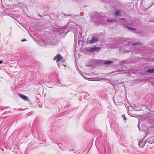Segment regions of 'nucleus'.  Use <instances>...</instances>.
I'll list each match as a JSON object with an SVG mask.
<instances>
[{"mask_svg":"<svg viewBox=\"0 0 154 154\" xmlns=\"http://www.w3.org/2000/svg\"><path fill=\"white\" fill-rule=\"evenodd\" d=\"M126 27H127L128 29H130L133 30V31H135L136 30V29L132 27H130L128 26H126Z\"/></svg>","mask_w":154,"mask_h":154,"instance_id":"nucleus-10","label":"nucleus"},{"mask_svg":"<svg viewBox=\"0 0 154 154\" xmlns=\"http://www.w3.org/2000/svg\"><path fill=\"white\" fill-rule=\"evenodd\" d=\"M113 62L112 61H107L105 62H104V63L105 64H110V63H112Z\"/></svg>","mask_w":154,"mask_h":154,"instance_id":"nucleus-7","label":"nucleus"},{"mask_svg":"<svg viewBox=\"0 0 154 154\" xmlns=\"http://www.w3.org/2000/svg\"><path fill=\"white\" fill-rule=\"evenodd\" d=\"M147 72L149 73H154V68L148 69Z\"/></svg>","mask_w":154,"mask_h":154,"instance_id":"nucleus-6","label":"nucleus"},{"mask_svg":"<svg viewBox=\"0 0 154 154\" xmlns=\"http://www.w3.org/2000/svg\"><path fill=\"white\" fill-rule=\"evenodd\" d=\"M122 116L123 117V119L125 120H126V118H125V116L124 115H122Z\"/></svg>","mask_w":154,"mask_h":154,"instance_id":"nucleus-13","label":"nucleus"},{"mask_svg":"<svg viewBox=\"0 0 154 154\" xmlns=\"http://www.w3.org/2000/svg\"><path fill=\"white\" fill-rule=\"evenodd\" d=\"M65 67H66V66L65 65H63Z\"/></svg>","mask_w":154,"mask_h":154,"instance_id":"nucleus-17","label":"nucleus"},{"mask_svg":"<svg viewBox=\"0 0 154 154\" xmlns=\"http://www.w3.org/2000/svg\"><path fill=\"white\" fill-rule=\"evenodd\" d=\"M142 143L141 142H140L139 143H138V145L139 146H140L141 147H142L144 145V143H143L142 144V145L141 146L140 145Z\"/></svg>","mask_w":154,"mask_h":154,"instance_id":"nucleus-11","label":"nucleus"},{"mask_svg":"<svg viewBox=\"0 0 154 154\" xmlns=\"http://www.w3.org/2000/svg\"><path fill=\"white\" fill-rule=\"evenodd\" d=\"M18 96L20 97L25 100L27 101L29 100V99L27 96L23 94H18Z\"/></svg>","mask_w":154,"mask_h":154,"instance_id":"nucleus-3","label":"nucleus"},{"mask_svg":"<svg viewBox=\"0 0 154 154\" xmlns=\"http://www.w3.org/2000/svg\"><path fill=\"white\" fill-rule=\"evenodd\" d=\"M101 49V48L97 47H93L90 49V51L91 52L93 51H98Z\"/></svg>","mask_w":154,"mask_h":154,"instance_id":"nucleus-2","label":"nucleus"},{"mask_svg":"<svg viewBox=\"0 0 154 154\" xmlns=\"http://www.w3.org/2000/svg\"><path fill=\"white\" fill-rule=\"evenodd\" d=\"M125 62V60H123L122 61H121V62H122V63H123Z\"/></svg>","mask_w":154,"mask_h":154,"instance_id":"nucleus-14","label":"nucleus"},{"mask_svg":"<svg viewBox=\"0 0 154 154\" xmlns=\"http://www.w3.org/2000/svg\"><path fill=\"white\" fill-rule=\"evenodd\" d=\"M3 63V62L2 61L0 60V64H2Z\"/></svg>","mask_w":154,"mask_h":154,"instance_id":"nucleus-16","label":"nucleus"},{"mask_svg":"<svg viewBox=\"0 0 154 154\" xmlns=\"http://www.w3.org/2000/svg\"><path fill=\"white\" fill-rule=\"evenodd\" d=\"M119 20H125V18L120 17V18H119Z\"/></svg>","mask_w":154,"mask_h":154,"instance_id":"nucleus-12","label":"nucleus"},{"mask_svg":"<svg viewBox=\"0 0 154 154\" xmlns=\"http://www.w3.org/2000/svg\"><path fill=\"white\" fill-rule=\"evenodd\" d=\"M107 22H110V23H112V22H114V21H115L116 20L115 19H110L107 20Z\"/></svg>","mask_w":154,"mask_h":154,"instance_id":"nucleus-8","label":"nucleus"},{"mask_svg":"<svg viewBox=\"0 0 154 154\" xmlns=\"http://www.w3.org/2000/svg\"><path fill=\"white\" fill-rule=\"evenodd\" d=\"M97 41V39L96 38H92L91 39L89 43L91 44Z\"/></svg>","mask_w":154,"mask_h":154,"instance_id":"nucleus-4","label":"nucleus"},{"mask_svg":"<svg viewBox=\"0 0 154 154\" xmlns=\"http://www.w3.org/2000/svg\"><path fill=\"white\" fill-rule=\"evenodd\" d=\"M141 43L139 42H137L133 44L132 45H141Z\"/></svg>","mask_w":154,"mask_h":154,"instance_id":"nucleus-9","label":"nucleus"},{"mask_svg":"<svg viewBox=\"0 0 154 154\" xmlns=\"http://www.w3.org/2000/svg\"><path fill=\"white\" fill-rule=\"evenodd\" d=\"M121 12L119 10H117L115 12V15L116 16H119L120 15Z\"/></svg>","mask_w":154,"mask_h":154,"instance_id":"nucleus-5","label":"nucleus"},{"mask_svg":"<svg viewBox=\"0 0 154 154\" xmlns=\"http://www.w3.org/2000/svg\"><path fill=\"white\" fill-rule=\"evenodd\" d=\"M26 41V39H23V40H22L21 41L22 42H24V41Z\"/></svg>","mask_w":154,"mask_h":154,"instance_id":"nucleus-15","label":"nucleus"},{"mask_svg":"<svg viewBox=\"0 0 154 154\" xmlns=\"http://www.w3.org/2000/svg\"><path fill=\"white\" fill-rule=\"evenodd\" d=\"M62 58V56L60 54H58L54 57V60H56V62H58Z\"/></svg>","mask_w":154,"mask_h":154,"instance_id":"nucleus-1","label":"nucleus"}]
</instances>
